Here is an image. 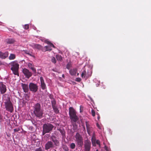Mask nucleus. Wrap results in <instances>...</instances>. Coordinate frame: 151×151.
<instances>
[{
	"label": "nucleus",
	"instance_id": "22",
	"mask_svg": "<svg viewBox=\"0 0 151 151\" xmlns=\"http://www.w3.org/2000/svg\"><path fill=\"white\" fill-rule=\"evenodd\" d=\"M16 58L15 55L13 54H11L9 57V59L10 60H14Z\"/></svg>",
	"mask_w": 151,
	"mask_h": 151
},
{
	"label": "nucleus",
	"instance_id": "18",
	"mask_svg": "<svg viewBox=\"0 0 151 151\" xmlns=\"http://www.w3.org/2000/svg\"><path fill=\"white\" fill-rule=\"evenodd\" d=\"M86 125L88 134L89 135H90L91 133V131L92 130V129L90 127L88 123L87 122H86Z\"/></svg>",
	"mask_w": 151,
	"mask_h": 151
},
{
	"label": "nucleus",
	"instance_id": "14",
	"mask_svg": "<svg viewBox=\"0 0 151 151\" xmlns=\"http://www.w3.org/2000/svg\"><path fill=\"white\" fill-rule=\"evenodd\" d=\"M91 141L93 145V146H95L96 145V144L98 145L99 147L100 146V142L99 140H96L95 137L94 136H93L91 138Z\"/></svg>",
	"mask_w": 151,
	"mask_h": 151
},
{
	"label": "nucleus",
	"instance_id": "2",
	"mask_svg": "<svg viewBox=\"0 0 151 151\" xmlns=\"http://www.w3.org/2000/svg\"><path fill=\"white\" fill-rule=\"evenodd\" d=\"M69 114L70 119L74 122H76L78 120L76 111L74 109L70 107L69 109Z\"/></svg>",
	"mask_w": 151,
	"mask_h": 151
},
{
	"label": "nucleus",
	"instance_id": "44",
	"mask_svg": "<svg viewBox=\"0 0 151 151\" xmlns=\"http://www.w3.org/2000/svg\"><path fill=\"white\" fill-rule=\"evenodd\" d=\"M96 151H99L98 150H97Z\"/></svg>",
	"mask_w": 151,
	"mask_h": 151
},
{
	"label": "nucleus",
	"instance_id": "37",
	"mask_svg": "<svg viewBox=\"0 0 151 151\" xmlns=\"http://www.w3.org/2000/svg\"><path fill=\"white\" fill-rule=\"evenodd\" d=\"M26 54L30 55L31 56H33L29 52L27 51L26 52Z\"/></svg>",
	"mask_w": 151,
	"mask_h": 151
},
{
	"label": "nucleus",
	"instance_id": "26",
	"mask_svg": "<svg viewBox=\"0 0 151 151\" xmlns=\"http://www.w3.org/2000/svg\"><path fill=\"white\" fill-rule=\"evenodd\" d=\"M76 146L74 143H72L70 145V147L72 149H74L75 148Z\"/></svg>",
	"mask_w": 151,
	"mask_h": 151
},
{
	"label": "nucleus",
	"instance_id": "30",
	"mask_svg": "<svg viewBox=\"0 0 151 151\" xmlns=\"http://www.w3.org/2000/svg\"><path fill=\"white\" fill-rule=\"evenodd\" d=\"M91 114H92V116H95V111L93 109H92L91 110Z\"/></svg>",
	"mask_w": 151,
	"mask_h": 151
},
{
	"label": "nucleus",
	"instance_id": "1",
	"mask_svg": "<svg viewBox=\"0 0 151 151\" xmlns=\"http://www.w3.org/2000/svg\"><path fill=\"white\" fill-rule=\"evenodd\" d=\"M34 113L37 117L40 118H41L42 117L43 112L40 109V105L39 104L37 103L35 105Z\"/></svg>",
	"mask_w": 151,
	"mask_h": 151
},
{
	"label": "nucleus",
	"instance_id": "40",
	"mask_svg": "<svg viewBox=\"0 0 151 151\" xmlns=\"http://www.w3.org/2000/svg\"><path fill=\"white\" fill-rule=\"evenodd\" d=\"M2 64L1 61L0 60V65H2Z\"/></svg>",
	"mask_w": 151,
	"mask_h": 151
},
{
	"label": "nucleus",
	"instance_id": "11",
	"mask_svg": "<svg viewBox=\"0 0 151 151\" xmlns=\"http://www.w3.org/2000/svg\"><path fill=\"white\" fill-rule=\"evenodd\" d=\"M22 71L26 77L28 78H29L32 75V73L26 68L23 69Z\"/></svg>",
	"mask_w": 151,
	"mask_h": 151
},
{
	"label": "nucleus",
	"instance_id": "5",
	"mask_svg": "<svg viewBox=\"0 0 151 151\" xmlns=\"http://www.w3.org/2000/svg\"><path fill=\"white\" fill-rule=\"evenodd\" d=\"M75 138L78 145L81 147L83 144V139L82 136L78 133H77L75 136Z\"/></svg>",
	"mask_w": 151,
	"mask_h": 151
},
{
	"label": "nucleus",
	"instance_id": "6",
	"mask_svg": "<svg viewBox=\"0 0 151 151\" xmlns=\"http://www.w3.org/2000/svg\"><path fill=\"white\" fill-rule=\"evenodd\" d=\"M45 42L49 45L48 46H46L44 47H43L42 48V51L45 52L48 51H51L52 50V47H55L54 45L50 42L46 40Z\"/></svg>",
	"mask_w": 151,
	"mask_h": 151
},
{
	"label": "nucleus",
	"instance_id": "13",
	"mask_svg": "<svg viewBox=\"0 0 151 151\" xmlns=\"http://www.w3.org/2000/svg\"><path fill=\"white\" fill-rule=\"evenodd\" d=\"M30 45L34 49L41 50H42V48L43 47L40 45L33 43L30 44Z\"/></svg>",
	"mask_w": 151,
	"mask_h": 151
},
{
	"label": "nucleus",
	"instance_id": "27",
	"mask_svg": "<svg viewBox=\"0 0 151 151\" xmlns=\"http://www.w3.org/2000/svg\"><path fill=\"white\" fill-rule=\"evenodd\" d=\"M71 66V65L70 63H68L66 66V68L68 69H69Z\"/></svg>",
	"mask_w": 151,
	"mask_h": 151
},
{
	"label": "nucleus",
	"instance_id": "33",
	"mask_svg": "<svg viewBox=\"0 0 151 151\" xmlns=\"http://www.w3.org/2000/svg\"><path fill=\"white\" fill-rule=\"evenodd\" d=\"M14 132H18L19 130V128L15 129H14Z\"/></svg>",
	"mask_w": 151,
	"mask_h": 151
},
{
	"label": "nucleus",
	"instance_id": "12",
	"mask_svg": "<svg viewBox=\"0 0 151 151\" xmlns=\"http://www.w3.org/2000/svg\"><path fill=\"white\" fill-rule=\"evenodd\" d=\"M6 86L2 82H0V91L2 94L4 93L6 91Z\"/></svg>",
	"mask_w": 151,
	"mask_h": 151
},
{
	"label": "nucleus",
	"instance_id": "28",
	"mask_svg": "<svg viewBox=\"0 0 151 151\" xmlns=\"http://www.w3.org/2000/svg\"><path fill=\"white\" fill-rule=\"evenodd\" d=\"M52 139L53 142L55 143V144L56 145H57L58 143V142L57 140L56 139H54L52 138Z\"/></svg>",
	"mask_w": 151,
	"mask_h": 151
},
{
	"label": "nucleus",
	"instance_id": "10",
	"mask_svg": "<svg viewBox=\"0 0 151 151\" xmlns=\"http://www.w3.org/2000/svg\"><path fill=\"white\" fill-rule=\"evenodd\" d=\"M91 143L90 141L86 140L84 142V151H90Z\"/></svg>",
	"mask_w": 151,
	"mask_h": 151
},
{
	"label": "nucleus",
	"instance_id": "9",
	"mask_svg": "<svg viewBox=\"0 0 151 151\" xmlns=\"http://www.w3.org/2000/svg\"><path fill=\"white\" fill-rule=\"evenodd\" d=\"M29 87L30 91L33 92H36L38 89L37 86L33 83H30L29 85Z\"/></svg>",
	"mask_w": 151,
	"mask_h": 151
},
{
	"label": "nucleus",
	"instance_id": "7",
	"mask_svg": "<svg viewBox=\"0 0 151 151\" xmlns=\"http://www.w3.org/2000/svg\"><path fill=\"white\" fill-rule=\"evenodd\" d=\"M4 103L6 110L11 112H12L13 110V107L10 101L9 100H7Z\"/></svg>",
	"mask_w": 151,
	"mask_h": 151
},
{
	"label": "nucleus",
	"instance_id": "43",
	"mask_svg": "<svg viewBox=\"0 0 151 151\" xmlns=\"http://www.w3.org/2000/svg\"><path fill=\"white\" fill-rule=\"evenodd\" d=\"M79 75V73H77V75Z\"/></svg>",
	"mask_w": 151,
	"mask_h": 151
},
{
	"label": "nucleus",
	"instance_id": "21",
	"mask_svg": "<svg viewBox=\"0 0 151 151\" xmlns=\"http://www.w3.org/2000/svg\"><path fill=\"white\" fill-rule=\"evenodd\" d=\"M77 70L76 69H73L69 71L70 74L72 75H75L76 73Z\"/></svg>",
	"mask_w": 151,
	"mask_h": 151
},
{
	"label": "nucleus",
	"instance_id": "25",
	"mask_svg": "<svg viewBox=\"0 0 151 151\" xmlns=\"http://www.w3.org/2000/svg\"><path fill=\"white\" fill-rule=\"evenodd\" d=\"M51 103H52V107H53L54 106H55L56 101L54 99H53L51 101Z\"/></svg>",
	"mask_w": 151,
	"mask_h": 151
},
{
	"label": "nucleus",
	"instance_id": "42",
	"mask_svg": "<svg viewBox=\"0 0 151 151\" xmlns=\"http://www.w3.org/2000/svg\"><path fill=\"white\" fill-rule=\"evenodd\" d=\"M81 106H80V112H81Z\"/></svg>",
	"mask_w": 151,
	"mask_h": 151
},
{
	"label": "nucleus",
	"instance_id": "29",
	"mask_svg": "<svg viewBox=\"0 0 151 151\" xmlns=\"http://www.w3.org/2000/svg\"><path fill=\"white\" fill-rule=\"evenodd\" d=\"M51 61L54 63H55L56 62V60H55V58L54 57H52L51 59Z\"/></svg>",
	"mask_w": 151,
	"mask_h": 151
},
{
	"label": "nucleus",
	"instance_id": "24",
	"mask_svg": "<svg viewBox=\"0 0 151 151\" xmlns=\"http://www.w3.org/2000/svg\"><path fill=\"white\" fill-rule=\"evenodd\" d=\"M52 108L54 111L56 113H58L59 112V111L56 106L52 107Z\"/></svg>",
	"mask_w": 151,
	"mask_h": 151
},
{
	"label": "nucleus",
	"instance_id": "17",
	"mask_svg": "<svg viewBox=\"0 0 151 151\" xmlns=\"http://www.w3.org/2000/svg\"><path fill=\"white\" fill-rule=\"evenodd\" d=\"M53 147V144L52 142L51 141H49L45 145V149L48 150Z\"/></svg>",
	"mask_w": 151,
	"mask_h": 151
},
{
	"label": "nucleus",
	"instance_id": "4",
	"mask_svg": "<svg viewBox=\"0 0 151 151\" xmlns=\"http://www.w3.org/2000/svg\"><path fill=\"white\" fill-rule=\"evenodd\" d=\"M11 65V70L15 75H18V70L19 68V64L16 61L12 62L10 63Z\"/></svg>",
	"mask_w": 151,
	"mask_h": 151
},
{
	"label": "nucleus",
	"instance_id": "19",
	"mask_svg": "<svg viewBox=\"0 0 151 151\" xmlns=\"http://www.w3.org/2000/svg\"><path fill=\"white\" fill-rule=\"evenodd\" d=\"M41 88L43 89H45L46 88V85L44 83L43 79L42 77H40Z\"/></svg>",
	"mask_w": 151,
	"mask_h": 151
},
{
	"label": "nucleus",
	"instance_id": "32",
	"mask_svg": "<svg viewBox=\"0 0 151 151\" xmlns=\"http://www.w3.org/2000/svg\"><path fill=\"white\" fill-rule=\"evenodd\" d=\"M104 148L106 151H109V148H108L106 145H105Z\"/></svg>",
	"mask_w": 151,
	"mask_h": 151
},
{
	"label": "nucleus",
	"instance_id": "15",
	"mask_svg": "<svg viewBox=\"0 0 151 151\" xmlns=\"http://www.w3.org/2000/svg\"><path fill=\"white\" fill-rule=\"evenodd\" d=\"M8 52H6L4 53L0 52V58L2 59H5L8 56Z\"/></svg>",
	"mask_w": 151,
	"mask_h": 151
},
{
	"label": "nucleus",
	"instance_id": "3",
	"mask_svg": "<svg viewBox=\"0 0 151 151\" xmlns=\"http://www.w3.org/2000/svg\"><path fill=\"white\" fill-rule=\"evenodd\" d=\"M54 127L50 123L45 124L43 127V135L45 133L50 132L51 131Z\"/></svg>",
	"mask_w": 151,
	"mask_h": 151
},
{
	"label": "nucleus",
	"instance_id": "20",
	"mask_svg": "<svg viewBox=\"0 0 151 151\" xmlns=\"http://www.w3.org/2000/svg\"><path fill=\"white\" fill-rule=\"evenodd\" d=\"M27 65L29 68L31 69L33 72H36V70L33 67V66L32 63H28Z\"/></svg>",
	"mask_w": 151,
	"mask_h": 151
},
{
	"label": "nucleus",
	"instance_id": "16",
	"mask_svg": "<svg viewBox=\"0 0 151 151\" xmlns=\"http://www.w3.org/2000/svg\"><path fill=\"white\" fill-rule=\"evenodd\" d=\"M22 86L25 93L27 92L29 90L28 85L25 83H22Z\"/></svg>",
	"mask_w": 151,
	"mask_h": 151
},
{
	"label": "nucleus",
	"instance_id": "8",
	"mask_svg": "<svg viewBox=\"0 0 151 151\" xmlns=\"http://www.w3.org/2000/svg\"><path fill=\"white\" fill-rule=\"evenodd\" d=\"M92 71L91 70L88 71L87 73L86 71L83 70L81 73V77L82 78H87L91 75Z\"/></svg>",
	"mask_w": 151,
	"mask_h": 151
},
{
	"label": "nucleus",
	"instance_id": "36",
	"mask_svg": "<svg viewBox=\"0 0 151 151\" xmlns=\"http://www.w3.org/2000/svg\"><path fill=\"white\" fill-rule=\"evenodd\" d=\"M8 43H12L13 42L11 40H8V41L7 42Z\"/></svg>",
	"mask_w": 151,
	"mask_h": 151
},
{
	"label": "nucleus",
	"instance_id": "34",
	"mask_svg": "<svg viewBox=\"0 0 151 151\" xmlns=\"http://www.w3.org/2000/svg\"><path fill=\"white\" fill-rule=\"evenodd\" d=\"M60 131L63 135L65 134V132L64 131H62L61 130H60Z\"/></svg>",
	"mask_w": 151,
	"mask_h": 151
},
{
	"label": "nucleus",
	"instance_id": "35",
	"mask_svg": "<svg viewBox=\"0 0 151 151\" xmlns=\"http://www.w3.org/2000/svg\"><path fill=\"white\" fill-rule=\"evenodd\" d=\"M81 80V79L80 78H77L76 79V81L78 82L80 81Z\"/></svg>",
	"mask_w": 151,
	"mask_h": 151
},
{
	"label": "nucleus",
	"instance_id": "38",
	"mask_svg": "<svg viewBox=\"0 0 151 151\" xmlns=\"http://www.w3.org/2000/svg\"><path fill=\"white\" fill-rule=\"evenodd\" d=\"M96 125H97V127H98L99 129H101V128L100 126V125L98 123H97Z\"/></svg>",
	"mask_w": 151,
	"mask_h": 151
},
{
	"label": "nucleus",
	"instance_id": "31",
	"mask_svg": "<svg viewBox=\"0 0 151 151\" xmlns=\"http://www.w3.org/2000/svg\"><path fill=\"white\" fill-rule=\"evenodd\" d=\"M29 25L28 24H25L24 26V28L25 29H28L29 28Z\"/></svg>",
	"mask_w": 151,
	"mask_h": 151
},
{
	"label": "nucleus",
	"instance_id": "39",
	"mask_svg": "<svg viewBox=\"0 0 151 151\" xmlns=\"http://www.w3.org/2000/svg\"><path fill=\"white\" fill-rule=\"evenodd\" d=\"M35 151H42L41 149L39 148L38 149H36Z\"/></svg>",
	"mask_w": 151,
	"mask_h": 151
},
{
	"label": "nucleus",
	"instance_id": "23",
	"mask_svg": "<svg viewBox=\"0 0 151 151\" xmlns=\"http://www.w3.org/2000/svg\"><path fill=\"white\" fill-rule=\"evenodd\" d=\"M56 58L57 60L61 61L62 60V58L61 55H57L56 56Z\"/></svg>",
	"mask_w": 151,
	"mask_h": 151
},
{
	"label": "nucleus",
	"instance_id": "41",
	"mask_svg": "<svg viewBox=\"0 0 151 151\" xmlns=\"http://www.w3.org/2000/svg\"><path fill=\"white\" fill-rule=\"evenodd\" d=\"M100 118V116H98V119H99Z\"/></svg>",
	"mask_w": 151,
	"mask_h": 151
}]
</instances>
